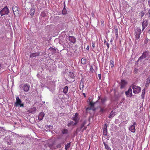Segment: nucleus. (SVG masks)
<instances>
[{
  "mask_svg": "<svg viewBox=\"0 0 150 150\" xmlns=\"http://www.w3.org/2000/svg\"><path fill=\"white\" fill-rule=\"evenodd\" d=\"M150 52L148 50L144 52L141 56L139 57L137 61V62H139L140 60L146 59V60H147L150 58Z\"/></svg>",
  "mask_w": 150,
  "mask_h": 150,
  "instance_id": "f257e3e1",
  "label": "nucleus"
},
{
  "mask_svg": "<svg viewBox=\"0 0 150 150\" xmlns=\"http://www.w3.org/2000/svg\"><path fill=\"white\" fill-rule=\"evenodd\" d=\"M14 105L16 107L23 108L24 107V103L18 96L16 98V101L14 103Z\"/></svg>",
  "mask_w": 150,
  "mask_h": 150,
  "instance_id": "f03ea898",
  "label": "nucleus"
},
{
  "mask_svg": "<svg viewBox=\"0 0 150 150\" xmlns=\"http://www.w3.org/2000/svg\"><path fill=\"white\" fill-rule=\"evenodd\" d=\"M130 87L133 89V93L135 94H137L141 91V87L134 84H132Z\"/></svg>",
  "mask_w": 150,
  "mask_h": 150,
  "instance_id": "7ed1b4c3",
  "label": "nucleus"
},
{
  "mask_svg": "<svg viewBox=\"0 0 150 150\" xmlns=\"http://www.w3.org/2000/svg\"><path fill=\"white\" fill-rule=\"evenodd\" d=\"M9 13V10L7 6H5L0 11V14L1 16L8 14Z\"/></svg>",
  "mask_w": 150,
  "mask_h": 150,
  "instance_id": "20e7f679",
  "label": "nucleus"
},
{
  "mask_svg": "<svg viewBox=\"0 0 150 150\" xmlns=\"http://www.w3.org/2000/svg\"><path fill=\"white\" fill-rule=\"evenodd\" d=\"M141 33V30L139 28H137L135 30L134 35L135 36L136 42V40L138 39L140 37V35Z\"/></svg>",
  "mask_w": 150,
  "mask_h": 150,
  "instance_id": "39448f33",
  "label": "nucleus"
},
{
  "mask_svg": "<svg viewBox=\"0 0 150 150\" xmlns=\"http://www.w3.org/2000/svg\"><path fill=\"white\" fill-rule=\"evenodd\" d=\"M137 125V123L135 122H133V124L132 125H131L129 127V130L131 131V132L133 133H134L135 132L136 129H135V127Z\"/></svg>",
  "mask_w": 150,
  "mask_h": 150,
  "instance_id": "423d86ee",
  "label": "nucleus"
},
{
  "mask_svg": "<svg viewBox=\"0 0 150 150\" xmlns=\"http://www.w3.org/2000/svg\"><path fill=\"white\" fill-rule=\"evenodd\" d=\"M125 93L127 97H131L132 96V89L130 87L128 90L125 92Z\"/></svg>",
  "mask_w": 150,
  "mask_h": 150,
  "instance_id": "0eeeda50",
  "label": "nucleus"
},
{
  "mask_svg": "<svg viewBox=\"0 0 150 150\" xmlns=\"http://www.w3.org/2000/svg\"><path fill=\"white\" fill-rule=\"evenodd\" d=\"M35 12V8L33 7H32L30 9L29 13L30 14V16H29L31 18H32Z\"/></svg>",
  "mask_w": 150,
  "mask_h": 150,
  "instance_id": "6e6552de",
  "label": "nucleus"
},
{
  "mask_svg": "<svg viewBox=\"0 0 150 150\" xmlns=\"http://www.w3.org/2000/svg\"><path fill=\"white\" fill-rule=\"evenodd\" d=\"M147 22V19L146 20V19H143L142 24V31H143L144 29L147 27L148 25Z\"/></svg>",
  "mask_w": 150,
  "mask_h": 150,
  "instance_id": "1a4fd4ad",
  "label": "nucleus"
},
{
  "mask_svg": "<svg viewBox=\"0 0 150 150\" xmlns=\"http://www.w3.org/2000/svg\"><path fill=\"white\" fill-rule=\"evenodd\" d=\"M13 11L14 15L19 14V11L18 10V8L17 7L15 6H13L12 8Z\"/></svg>",
  "mask_w": 150,
  "mask_h": 150,
  "instance_id": "9d476101",
  "label": "nucleus"
},
{
  "mask_svg": "<svg viewBox=\"0 0 150 150\" xmlns=\"http://www.w3.org/2000/svg\"><path fill=\"white\" fill-rule=\"evenodd\" d=\"M30 88V85L27 84H24L22 87L23 89L25 92L28 91Z\"/></svg>",
  "mask_w": 150,
  "mask_h": 150,
  "instance_id": "9b49d317",
  "label": "nucleus"
},
{
  "mask_svg": "<svg viewBox=\"0 0 150 150\" xmlns=\"http://www.w3.org/2000/svg\"><path fill=\"white\" fill-rule=\"evenodd\" d=\"M45 114L43 112H40L38 115V119L39 121H41L44 117Z\"/></svg>",
  "mask_w": 150,
  "mask_h": 150,
  "instance_id": "f8f14e48",
  "label": "nucleus"
},
{
  "mask_svg": "<svg viewBox=\"0 0 150 150\" xmlns=\"http://www.w3.org/2000/svg\"><path fill=\"white\" fill-rule=\"evenodd\" d=\"M68 38L69 41L73 43H75L76 42V39L73 36H69Z\"/></svg>",
  "mask_w": 150,
  "mask_h": 150,
  "instance_id": "ddd939ff",
  "label": "nucleus"
},
{
  "mask_svg": "<svg viewBox=\"0 0 150 150\" xmlns=\"http://www.w3.org/2000/svg\"><path fill=\"white\" fill-rule=\"evenodd\" d=\"M98 100H101V102L103 104L107 100V97H105L103 98H101L100 96H98Z\"/></svg>",
  "mask_w": 150,
  "mask_h": 150,
  "instance_id": "4468645a",
  "label": "nucleus"
},
{
  "mask_svg": "<svg viewBox=\"0 0 150 150\" xmlns=\"http://www.w3.org/2000/svg\"><path fill=\"white\" fill-rule=\"evenodd\" d=\"M120 88L122 89L124 88L127 84V82L124 80H121Z\"/></svg>",
  "mask_w": 150,
  "mask_h": 150,
  "instance_id": "2eb2a0df",
  "label": "nucleus"
},
{
  "mask_svg": "<svg viewBox=\"0 0 150 150\" xmlns=\"http://www.w3.org/2000/svg\"><path fill=\"white\" fill-rule=\"evenodd\" d=\"M18 141L17 142L19 144H24V141H23V138L22 137H19L18 139H17Z\"/></svg>",
  "mask_w": 150,
  "mask_h": 150,
  "instance_id": "dca6fc26",
  "label": "nucleus"
},
{
  "mask_svg": "<svg viewBox=\"0 0 150 150\" xmlns=\"http://www.w3.org/2000/svg\"><path fill=\"white\" fill-rule=\"evenodd\" d=\"M40 55L39 52L33 53L31 54L30 57H36L37 56H39Z\"/></svg>",
  "mask_w": 150,
  "mask_h": 150,
  "instance_id": "f3484780",
  "label": "nucleus"
},
{
  "mask_svg": "<svg viewBox=\"0 0 150 150\" xmlns=\"http://www.w3.org/2000/svg\"><path fill=\"white\" fill-rule=\"evenodd\" d=\"M72 119L74 121H76L77 120H79V118L78 117V114L77 113H76L75 114L74 117H72Z\"/></svg>",
  "mask_w": 150,
  "mask_h": 150,
  "instance_id": "a211bd4d",
  "label": "nucleus"
},
{
  "mask_svg": "<svg viewBox=\"0 0 150 150\" xmlns=\"http://www.w3.org/2000/svg\"><path fill=\"white\" fill-rule=\"evenodd\" d=\"M47 15L44 11L42 12L40 16V19H41L43 17H45L47 16Z\"/></svg>",
  "mask_w": 150,
  "mask_h": 150,
  "instance_id": "6ab92c4d",
  "label": "nucleus"
},
{
  "mask_svg": "<svg viewBox=\"0 0 150 150\" xmlns=\"http://www.w3.org/2000/svg\"><path fill=\"white\" fill-rule=\"evenodd\" d=\"M49 50L51 51L52 54H54L56 52V50L53 48L51 47L49 48Z\"/></svg>",
  "mask_w": 150,
  "mask_h": 150,
  "instance_id": "aec40b11",
  "label": "nucleus"
},
{
  "mask_svg": "<svg viewBox=\"0 0 150 150\" xmlns=\"http://www.w3.org/2000/svg\"><path fill=\"white\" fill-rule=\"evenodd\" d=\"M64 7L63 9L62 13L63 15H66L67 13V11L65 8L66 6L65 5V2H64Z\"/></svg>",
  "mask_w": 150,
  "mask_h": 150,
  "instance_id": "412c9836",
  "label": "nucleus"
},
{
  "mask_svg": "<svg viewBox=\"0 0 150 150\" xmlns=\"http://www.w3.org/2000/svg\"><path fill=\"white\" fill-rule=\"evenodd\" d=\"M146 89L145 88H144L142 90V94L141 95L142 98L144 99V96L145 93Z\"/></svg>",
  "mask_w": 150,
  "mask_h": 150,
  "instance_id": "4be33fe9",
  "label": "nucleus"
},
{
  "mask_svg": "<svg viewBox=\"0 0 150 150\" xmlns=\"http://www.w3.org/2000/svg\"><path fill=\"white\" fill-rule=\"evenodd\" d=\"M68 89V86H66L63 88V92L65 94H66L67 93Z\"/></svg>",
  "mask_w": 150,
  "mask_h": 150,
  "instance_id": "5701e85b",
  "label": "nucleus"
},
{
  "mask_svg": "<svg viewBox=\"0 0 150 150\" xmlns=\"http://www.w3.org/2000/svg\"><path fill=\"white\" fill-rule=\"evenodd\" d=\"M114 29L115 30V35L116 36V37L117 38L118 37V31L117 27V26H115L114 27Z\"/></svg>",
  "mask_w": 150,
  "mask_h": 150,
  "instance_id": "b1692460",
  "label": "nucleus"
},
{
  "mask_svg": "<svg viewBox=\"0 0 150 150\" xmlns=\"http://www.w3.org/2000/svg\"><path fill=\"white\" fill-rule=\"evenodd\" d=\"M115 116V112L112 111L110 113V114L109 116L108 117L109 118H111Z\"/></svg>",
  "mask_w": 150,
  "mask_h": 150,
  "instance_id": "393cba45",
  "label": "nucleus"
},
{
  "mask_svg": "<svg viewBox=\"0 0 150 150\" xmlns=\"http://www.w3.org/2000/svg\"><path fill=\"white\" fill-rule=\"evenodd\" d=\"M71 142L67 143L65 145V149L66 150H67L68 149H69L71 146Z\"/></svg>",
  "mask_w": 150,
  "mask_h": 150,
  "instance_id": "a878e982",
  "label": "nucleus"
},
{
  "mask_svg": "<svg viewBox=\"0 0 150 150\" xmlns=\"http://www.w3.org/2000/svg\"><path fill=\"white\" fill-rule=\"evenodd\" d=\"M81 62L82 64H85L86 62V60L84 58H82L81 59Z\"/></svg>",
  "mask_w": 150,
  "mask_h": 150,
  "instance_id": "bb28decb",
  "label": "nucleus"
},
{
  "mask_svg": "<svg viewBox=\"0 0 150 150\" xmlns=\"http://www.w3.org/2000/svg\"><path fill=\"white\" fill-rule=\"evenodd\" d=\"M114 62L113 59H111L110 60V66L112 68H113L114 67Z\"/></svg>",
  "mask_w": 150,
  "mask_h": 150,
  "instance_id": "cd10ccee",
  "label": "nucleus"
},
{
  "mask_svg": "<svg viewBox=\"0 0 150 150\" xmlns=\"http://www.w3.org/2000/svg\"><path fill=\"white\" fill-rule=\"evenodd\" d=\"M96 102H95L94 103H93V102L92 101L90 102H89V104L91 108V107H94L95 104H96Z\"/></svg>",
  "mask_w": 150,
  "mask_h": 150,
  "instance_id": "c85d7f7f",
  "label": "nucleus"
},
{
  "mask_svg": "<svg viewBox=\"0 0 150 150\" xmlns=\"http://www.w3.org/2000/svg\"><path fill=\"white\" fill-rule=\"evenodd\" d=\"M86 120L84 121L81 123V125L80 127H81V128H82L84 127L85 125L86 124Z\"/></svg>",
  "mask_w": 150,
  "mask_h": 150,
  "instance_id": "c756f323",
  "label": "nucleus"
},
{
  "mask_svg": "<svg viewBox=\"0 0 150 150\" xmlns=\"http://www.w3.org/2000/svg\"><path fill=\"white\" fill-rule=\"evenodd\" d=\"M82 129V128L81 127L77 128L75 131V134H77L79 132H80Z\"/></svg>",
  "mask_w": 150,
  "mask_h": 150,
  "instance_id": "7c9ffc66",
  "label": "nucleus"
},
{
  "mask_svg": "<svg viewBox=\"0 0 150 150\" xmlns=\"http://www.w3.org/2000/svg\"><path fill=\"white\" fill-rule=\"evenodd\" d=\"M94 67H95V65H91L90 69V72H93L94 71V69L93 68Z\"/></svg>",
  "mask_w": 150,
  "mask_h": 150,
  "instance_id": "2f4dec72",
  "label": "nucleus"
},
{
  "mask_svg": "<svg viewBox=\"0 0 150 150\" xmlns=\"http://www.w3.org/2000/svg\"><path fill=\"white\" fill-rule=\"evenodd\" d=\"M68 133V130L67 129H64L62 131V133L63 134H67Z\"/></svg>",
  "mask_w": 150,
  "mask_h": 150,
  "instance_id": "473e14b6",
  "label": "nucleus"
},
{
  "mask_svg": "<svg viewBox=\"0 0 150 150\" xmlns=\"http://www.w3.org/2000/svg\"><path fill=\"white\" fill-rule=\"evenodd\" d=\"M74 123V122L73 121H70L69 122H68L67 124V126L69 127L71 125L73 126V124Z\"/></svg>",
  "mask_w": 150,
  "mask_h": 150,
  "instance_id": "72a5a7b5",
  "label": "nucleus"
},
{
  "mask_svg": "<svg viewBox=\"0 0 150 150\" xmlns=\"http://www.w3.org/2000/svg\"><path fill=\"white\" fill-rule=\"evenodd\" d=\"M12 140H11V139H10L6 141V142H7V144L8 145H11L12 142Z\"/></svg>",
  "mask_w": 150,
  "mask_h": 150,
  "instance_id": "f704fd0d",
  "label": "nucleus"
},
{
  "mask_svg": "<svg viewBox=\"0 0 150 150\" xmlns=\"http://www.w3.org/2000/svg\"><path fill=\"white\" fill-rule=\"evenodd\" d=\"M69 75L70 76V77H71L72 79H73L74 77V75L73 73L71 72H70Z\"/></svg>",
  "mask_w": 150,
  "mask_h": 150,
  "instance_id": "c9c22d12",
  "label": "nucleus"
},
{
  "mask_svg": "<svg viewBox=\"0 0 150 150\" xmlns=\"http://www.w3.org/2000/svg\"><path fill=\"white\" fill-rule=\"evenodd\" d=\"M100 112H101L102 113H103L105 111V110L103 108H102V107H100Z\"/></svg>",
  "mask_w": 150,
  "mask_h": 150,
  "instance_id": "e433bc0d",
  "label": "nucleus"
},
{
  "mask_svg": "<svg viewBox=\"0 0 150 150\" xmlns=\"http://www.w3.org/2000/svg\"><path fill=\"white\" fill-rule=\"evenodd\" d=\"M10 136H7V137L5 136V138H4V140L5 141V142H6V141L8 140L9 139H10Z\"/></svg>",
  "mask_w": 150,
  "mask_h": 150,
  "instance_id": "4c0bfd02",
  "label": "nucleus"
},
{
  "mask_svg": "<svg viewBox=\"0 0 150 150\" xmlns=\"http://www.w3.org/2000/svg\"><path fill=\"white\" fill-rule=\"evenodd\" d=\"M62 144H61V143H60L58 144L57 145L56 147L57 148L60 149L62 147Z\"/></svg>",
  "mask_w": 150,
  "mask_h": 150,
  "instance_id": "58836bf2",
  "label": "nucleus"
},
{
  "mask_svg": "<svg viewBox=\"0 0 150 150\" xmlns=\"http://www.w3.org/2000/svg\"><path fill=\"white\" fill-rule=\"evenodd\" d=\"M103 134L104 135L106 136L107 135V129H103Z\"/></svg>",
  "mask_w": 150,
  "mask_h": 150,
  "instance_id": "ea45409f",
  "label": "nucleus"
},
{
  "mask_svg": "<svg viewBox=\"0 0 150 150\" xmlns=\"http://www.w3.org/2000/svg\"><path fill=\"white\" fill-rule=\"evenodd\" d=\"M146 83V84H147L148 85H149V84L150 83V78H147Z\"/></svg>",
  "mask_w": 150,
  "mask_h": 150,
  "instance_id": "a19ab883",
  "label": "nucleus"
},
{
  "mask_svg": "<svg viewBox=\"0 0 150 150\" xmlns=\"http://www.w3.org/2000/svg\"><path fill=\"white\" fill-rule=\"evenodd\" d=\"M144 13L143 12V11H142L141 12H140L139 13V15L141 16L140 17L142 18L143 16L144 15Z\"/></svg>",
  "mask_w": 150,
  "mask_h": 150,
  "instance_id": "79ce46f5",
  "label": "nucleus"
},
{
  "mask_svg": "<svg viewBox=\"0 0 150 150\" xmlns=\"http://www.w3.org/2000/svg\"><path fill=\"white\" fill-rule=\"evenodd\" d=\"M105 148L107 150H111L110 148L107 144L106 145H105Z\"/></svg>",
  "mask_w": 150,
  "mask_h": 150,
  "instance_id": "37998d69",
  "label": "nucleus"
},
{
  "mask_svg": "<svg viewBox=\"0 0 150 150\" xmlns=\"http://www.w3.org/2000/svg\"><path fill=\"white\" fill-rule=\"evenodd\" d=\"M53 127L52 126L47 125V129H53Z\"/></svg>",
  "mask_w": 150,
  "mask_h": 150,
  "instance_id": "c03bdc74",
  "label": "nucleus"
},
{
  "mask_svg": "<svg viewBox=\"0 0 150 150\" xmlns=\"http://www.w3.org/2000/svg\"><path fill=\"white\" fill-rule=\"evenodd\" d=\"M79 120L74 121L75 122H74V123L73 124V126L76 125L77 124V123H78Z\"/></svg>",
  "mask_w": 150,
  "mask_h": 150,
  "instance_id": "a18cd8bd",
  "label": "nucleus"
},
{
  "mask_svg": "<svg viewBox=\"0 0 150 150\" xmlns=\"http://www.w3.org/2000/svg\"><path fill=\"white\" fill-rule=\"evenodd\" d=\"M103 129H107V126L106 124H105L103 125Z\"/></svg>",
  "mask_w": 150,
  "mask_h": 150,
  "instance_id": "49530a36",
  "label": "nucleus"
},
{
  "mask_svg": "<svg viewBox=\"0 0 150 150\" xmlns=\"http://www.w3.org/2000/svg\"><path fill=\"white\" fill-rule=\"evenodd\" d=\"M105 43H106V45H107V46L108 47V49L109 47V44L108 43H106V42L105 41L104 42V44H105Z\"/></svg>",
  "mask_w": 150,
  "mask_h": 150,
  "instance_id": "de8ad7c7",
  "label": "nucleus"
},
{
  "mask_svg": "<svg viewBox=\"0 0 150 150\" xmlns=\"http://www.w3.org/2000/svg\"><path fill=\"white\" fill-rule=\"evenodd\" d=\"M96 110V108H94V107H91V110H92L93 111H95Z\"/></svg>",
  "mask_w": 150,
  "mask_h": 150,
  "instance_id": "09e8293b",
  "label": "nucleus"
},
{
  "mask_svg": "<svg viewBox=\"0 0 150 150\" xmlns=\"http://www.w3.org/2000/svg\"><path fill=\"white\" fill-rule=\"evenodd\" d=\"M98 77L100 80L101 78V74H99L98 75Z\"/></svg>",
  "mask_w": 150,
  "mask_h": 150,
  "instance_id": "8fccbe9b",
  "label": "nucleus"
},
{
  "mask_svg": "<svg viewBox=\"0 0 150 150\" xmlns=\"http://www.w3.org/2000/svg\"><path fill=\"white\" fill-rule=\"evenodd\" d=\"M28 112L30 113H34V111L32 110H29L28 111Z\"/></svg>",
  "mask_w": 150,
  "mask_h": 150,
  "instance_id": "3c124183",
  "label": "nucleus"
},
{
  "mask_svg": "<svg viewBox=\"0 0 150 150\" xmlns=\"http://www.w3.org/2000/svg\"><path fill=\"white\" fill-rule=\"evenodd\" d=\"M87 127L86 126L84 127L83 128L82 130V131L83 132L84 130H86V129Z\"/></svg>",
  "mask_w": 150,
  "mask_h": 150,
  "instance_id": "603ef678",
  "label": "nucleus"
},
{
  "mask_svg": "<svg viewBox=\"0 0 150 150\" xmlns=\"http://www.w3.org/2000/svg\"><path fill=\"white\" fill-rule=\"evenodd\" d=\"M91 15L92 16V17H95V16L94 15V13H93V12H92V13H91Z\"/></svg>",
  "mask_w": 150,
  "mask_h": 150,
  "instance_id": "864d4df0",
  "label": "nucleus"
},
{
  "mask_svg": "<svg viewBox=\"0 0 150 150\" xmlns=\"http://www.w3.org/2000/svg\"><path fill=\"white\" fill-rule=\"evenodd\" d=\"M92 47H93V48H94V47H95V43L94 42V43H92Z\"/></svg>",
  "mask_w": 150,
  "mask_h": 150,
  "instance_id": "5fc2aeb1",
  "label": "nucleus"
},
{
  "mask_svg": "<svg viewBox=\"0 0 150 150\" xmlns=\"http://www.w3.org/2000/svg\"><path fill=\"white\" fill-rule=\"evenodd\" d=\"M52 146H53V145L51 144H50L48 145V146L51 149L52 148Z\"/></svg>",
  "mask_w": 150,
  "mask_h": 150,
  "instance_id": "6e6d98bb",
  "label": "nucleus"
},
{
  "mask_svg": "<svg viewBox=\"0 0 150 150\" xmlns=\"http://www.w3.org/2000/svg\"><path fill=\"white\" fill-rule=\"evenodd\" d=\"M101 24H102V26H103V23H104V21H101Z\"/></svg>",
  "mask_w": 150,
  "mask_h": 150,
  "instance_id": "4d7b16f0",
  "label": "nucleus"
},
{
  "mask_svg": "<svg viewBox=\"0 0 150 150\" xmlns=\"http://www.w3.org/2000/svg\"><path fill=\"white\" fill-rule=\"evenodd\" d=\"M91 110V107L90 108H86V110Z\"/></svg>",
  "mask_w": 150,
  "mask_h": 150,
  "instance_id": "13d9d810",
  "label": "nucleus"
},
{
  "mask_svg": "<svg viewBox=\"0 0 150 150\" xmlns=\"http://www.w3.org/2000/svg\"><path fill=\"white\" fill-rule=\"evenodd\" d=\"M23 84H21L20 85V87L21 88V87H22V88L23 87Z\"/></svg>",
  "mask_w": 150,
  "mask_h": 150,
  "instance_id": "bf43d9fd",
  "label": "nucleus"
},
{
  "mask_svg": "<svg viewBox=\"0 0 150 150\" xmlns=\"http://www.w3.org/2000/svg\"><path fill=\"white\" fill-rule=\"evenodd\" d=\"M65 141L64 140L62 141V143H61V144H62V145H63V144L65 142Z\"/></svg>",
  "mask_w": 150,
  "mask_h": 150,
  "instance_id": "052dcab7",
  "label": "nucleus"
},
{
  "mask_svg": "<svg viewBox=\"0 0 150 150\" xmlns=\"http://www.w3.org/2000/svg\"><path fill=\"white\" fill-rule=\"evenodd\" d=\"M148 3H149V7H150V0H149Z\"/></svg>",
  "mask_w": 150,
  "mask_h": 150,
  "instance_id": "680f3d73",
  "label": "nucleus"
},
{
  "mask_svg": "<svg viewBox=\"0 0 150 150\" xmlns=\"http://www.w3.org/2000/svg\"><path fill=\"white\" fill-rule=\"evenodd\" d=\"M89 46H88L87 47V48H86V49H87V50H89Z\"/></svg>",
  "mask_w": 150,
  "mask_h": 150,
  "instance_id": "e2e57ef3",
  "label": "nucleus"
},
{
  "mask_svg": "<svg viewBox=\"0 0 150 150\" xmlns=\"http://www.w3.org/2000/svg\"><path fill=\"white\" fill-rule=\"evenodd\" d=\"M149 16H150V8L149 9Z\"/></svg>",
  "mask_w": 150,
  "mask_h": 150,
  "instance_id": "0e129e2a",
  "label": "nucleus"
},
{
  "mask_svg": "<svg viewBox=\"0 0 150 150\" xmlns=\"http://www.w3.org/2000/svg\"><path fill=\"white\" fill-rule=\"evenodd\" d=\"M83 95L85 97H86V95H85V93H83Z\"/></svg>",
  "mask_w": 150,
  "mask_h": 150,
  "instance_id": "69168bd1",
  "label": "nucleus"
},
{
  "mask_svg": "<svg viewBox=\"0 0 150 150\" xmlns=\"http://www.w3.org/2000/svg\"><path fill=\"white\" fill-rule=\"evenodd\" d=\"M103 143L104 144V145L105 146V145H107V144H105V142H103Z\"/></svg>",
  "mask_w": 150,
  "mask_h": 150,
  "instance_id": "338daca9",
  "label": "nucleus"
},
{
  "mask_svg": "<svg viewBox=\"0 0 150 150\" xmlns=\"http://www.w3.org/2000/svg\"><path fill=\"white\" fill-rule=\"evenodd\" d=\"M33 108V109H34V110H35H35H36V108L34 107V108Z\"/></svg>",
  "mask_w": 150,
  "mask_h": 150,
  "instance_id": "774afa93",
  "label": "nucleus"
}]
</instances>
